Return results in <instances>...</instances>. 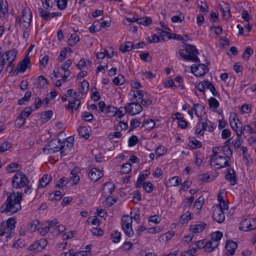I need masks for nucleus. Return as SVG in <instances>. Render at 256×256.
<instances>
[{
  "label": "nucleus",
  "instance_id": "obj_59",
  "mask_svg": "<svg viewBox=\"0 0 256 256\" xmlns=\"http://www.w3.org/2000/svg\"><path fill=\"white\" fill-rule=\"evenodd\" d=\"M191 218V214L188 212L186 214H182L180 216V219L184 222H188Z\"/></svg>",
  "mask_w": 256,
  "mask_h": 256
},
{
  "label": "nucleus",
  "instance_id": "obj_44",
  "mask_svg": "<svg viewBox=\"0 0 256 256\" xmlns=\"http://www.w3.org/2000/svg\"><path fill=\"white\" fill-rule=\"evenodd\" d=\"M253 52L254 51L252 49L250 46L247 47L242 54V58L246 61L248 60L250 56L253 53Z\"/></svg>",
  "mask_w": 256,
  "mask_h": 256
},
{
  "label": "nucleus",
  "instance_id": "obj_30",
  "mask_svg": "<svg viewBox=\"0 0 256 256\" xmlns=\"http://www.w3.org/2000/svg\"><path fill=\"white\" fill-rule=\"evenodd\" d=\"M155 124L154 121L152 119L146 120L144 122L142 126L144 127L146 130H150L154 127Z\"/></svg>",
  "mask_w": 256,
  "mask_h": 256
},
{
  "label": "nucleus",
  "instance_id": "obj_26",
  "mask_svg": "<svg viewBox=\"0 0 256 256\" xmlns=\"http://www.w3.org/2000/svg\"><path fill=\"white\" fill-rule=\"evenodd\" d=\"M134 44L131 42H126L120 45V50L123 52L130 51L134 49Z\"/></svg>",
  "mask_w": 256,
  "mask_h": 256
},
{
  "label": "nucleus",
  "instance_id": "obj_23",
  "mask_svg": "<svg viewBox=\"0 0 256 256\" xmlns=\"http://www.w3.org/2000/svg\"><path fill=\"white\" fill-rule=\"evenodd\" d=\"M8 13V4L7 2L2 0L0 3V16L4 17Z\"/></svg>",
  "mask_w": 256,
  "mask_h": 256
},
{
  "label": "nucleus",
  "instance_id": "obj_6",
  "mask_svg": "<svg viewBox=\"0 0 256 256\" xmlns=\"http://www.w3.org/2000/svg\"><path fill=\"white\" fill-rule=\"evenodd\" d=\"M60 140L58 138L52 139L42 149L44 152L47 150L48 154H51L60 151Z\"/></svg>",
  "mask_w": 256,
  "mask_h": 256
},
{
  "label": "nucleus",
  "instance_id": "obj_1",
  "mask_svg": "<svg viewBox=\"0 0 256 256\" xmlns=\"http://www.w3.org/2000/svg\"><path fill=\"white\" fill-rule=\"evenodd\" d=\"M22 194L20 192L16 193L12 192L8 196L7 200L2 206V208L5 206L4 210H1V212H5L8 216H10L19 211L22 207L20 202L22 199Z\"/></svg>",
  "mask_w": 256,
  "mask_h": 256
},
{
  "label": "nucleus",
  "instance_id": "obj_25",
  "mask_svg": "<svg viewBox=\"0 0 256 256\" xmlns=\"http://www.w3.org/2000/svg\"><path fill=\"white\" fill-rule=\"evenodd\" d=\"M232 138H230L226 140L224 142V150L226 152L225 154L226 155V157L228 159H230L229 156L232 155V150L230 149V144L232 142H230Z\"/></svg>",
  "mask_w": 256,
  "mask_h": 256
},
{
  "label": "nucleus",
  "instance_id": "obj_22",
  "mask_svg": "<svg viewBox=\"0 0 256 256\" xmlns=\"http://www.w3.org/2000/svg\"><path fill=\"white\" fill-rule=\"evenodd\" d=\"M52 179L50 176L48 174H44L40 180L39 187L44 188L50 182Z\"/></svg>",
  "mask_w": 256,
  "mask_h": 256
},
{
  "label": "nucleus",
  "instance_id": "obj_42",
  "mask_svg": "<svg viewBox=\"0 0 256 256\" xmlns=\"http://www.w3.org/2000/svg\"><path fill=\"white\" fill-rule=\"evenodd\" d=\"M111 237L114 242L118 243L120 241L121 238L120 232L118 231H114L111 234Z\"/></svg>",
  "mask_w": 256,
  "mask_h": 256
},
{
  "label": "nucleus",
  "instance_id": "obj_18",
  "mask_svg": "<svg viewBox=\"0 0 256 256\" xmlns=\"http://www.w3.org/2000/svg\"><path fill=\"white\" fill-rule=\"evenodd\" d=\"M220 10H222L223 13V16L225 19H228L230 17V12L229 4L225 2H222L220 4Z\"/></svg>",
  "mask_w": 256,
  "mask_h": 256
},
{
  "label": "nucleus",
  "instance_id": "obj_53",
  "mask_svg": "<svg viewBox=\"0 0 256 256\" xmlns=\"http://www.w3.org/2000/svg\"><path fill=\"white\" fill-rule=\"evenodd\" d=\"M138 142V138L136 136L133 135L131 136L128 140V146H135Z\"/></svg>",
  "mask_w": 256,
  "mask_h": 256
},
{
  "label": "nucleus",
  "instance_id": "obj_5",
  "mask_svg": "<svg viewBox=\"0 0 256 256\" xmlns=\"http://www.w3.org/2000/svg\"><path fill=\"white\" fill-rule=\"evenodd\" d=\"M12 183L14 188H20L27 186L29 181L28 178L23 172H18L14 176Z\"/></svg>",
  "mask_w": 256,
  "mask_h": 256
},
{
  "label": "nucleus",
  "instance_id": "obj_58",
  "mask_svg": "<svg viewBox=\"0 0 256 256\" xmlns=\"http://www.w3.org/2000/svg\"><path fill=\"white\" fill-rule=\"evenodd\" d=\"M106 112L108 114H110V112H112V115L114 116L117 112V108H116L114 106H108L106 107Z\"/></svg>",
  "mask_w": 256,
  "mask_h": 256
},
{
  "label": "nucleus",
  "instance_id": "obj_48",
  "mask_svg": "<svg viewBox=\"0 0 256 256\" xmlns=\"http://www.w3.org/2000/svg\"><path fill=\"white\" fill-rule=\"evenodd\" d=\"M57 2V6L58 9L63 10L65 9L67 6L68 0H56Z\"/></svg>",
  "mask_w": 256,
  "mask_h": 256
},
{
  "label": "nucleus",
  "instance_id": "obj_3",
  "mask_svg": "<svg viewBox=\"0 0 256 256\" xmlns=\"http://www.w3.org/2000/svg\"><path fill=\"white\" fill-rule=\"evenodd\" d=\"M179 54L185 60L192 61L194 62H200L199 58L197 56L199 52L194 45L186 44L184 50H179Z\"/></svg>",
  "mask_w": 256,
  "mask_h": 256
},
{
  "label": "nucleus",
  "instance_id": "obj_2",
  "mask_svg": "<svg viewBox=\"0 0 256 256\" xmlns=\"http://www.w3.org/2000/svg\"><path fill=\"white\" fill-rule=\"evenodd\" d=\"M32 12L29 8L26 7L22 10L21 16H18L16 18V24H18L23 30V38H27L30 34V26L32 18Z\"/></svg>",
  "mask_w": 256,
  "mask_h": 256
},
{
  "label": "nucleus",
  "instance_id": "obj_8",
  "mask_svg": "<svg viewBox=\"0 0 256 256\" xmlns=\"http://www.w3.org/2000/svg\"><path fill=\"white\" fill-rule=\"evenodd\" d=\"M128 113L131 116H134L140 113L142 110L140 104L136 102L128 103L126 104Z\"/></svg>",
  "mask_w": 256,
  "mask_h": 256
},
{
  "label": "nucleus",
  "instance_id": "obj_14",
  "mask_svg": "<svg viewBox=\"0 0 256 256\" xmlns=\"http://www.w3.org/2000/svg\"><path fill=\"white\" fill-rule=\"evenodd\" d=\"M237 246L238 244L236 242L232 240H226L225 248L227 251V254L230 256L234 255Z\"/></svg>",
  "mask_w": 256,
  "mask_h": 256
},
{
  "label": "nucleus",
  "instance_id": "obj_64",
  "mask_svg": "<svg viewBox=\"0 0 256 256\" xmlns=\"http://www.w3.org/2000/svg\"><path fill=\"white\" fill-rule=\"evenodd\" d=\"M32 110L31 108L28 107L26 108L20 114L24 118L28 117L29 116L32 114Z\"/></svg>",
  "mask_w": 256,
  "mask_h": 256
},
{
  "label": "nucleus",
  "instance_id": "obj_43",
  "mask_svg": "<svg viewBox=\"0 0 256 256\" xmlns=\"http://www.w3.org/2000/svg\"><path fill=\"white\" fill-rule=\"evenodd\" d=\"M234 118H233L232 120H233V122H232L230 120V126L231 128H232V129L233 130H234V131H236V132H238L237 131V129L240 128V126H238V124H237V122H236V118H237L236 119V120L238 122H239V120L238 118L236 116V114H234Z\"/></svg>",
  "mask_w": 256,
  "mask_h": 256
},
{
  "label": "nucleus",
  "instance_id": "obj_29",
  "mask_svg": "<svg viewBox=\"0 0 256 256\" xmlns=\"http://www.w3.org/2000/svg\"><path fill=\"white\" fill-rule=\"evenodd\" d=\"M89 88V84L86 80H84L79 87L78 94L86 93L88 92Z\"/></svg>",
  "mask_w": 256,
  "mask_h": 256
},
{
  "label": "nucleus",
  "instance_id": "obj_50",
  "mask_svg": "<svg viewBox=\"0 0 256 256\" xmlns=\"http://www.w3.org/2000/svg\"><path fill=\"white\" fill-rule=\"evenodd\" d=\"M166 152V149L162 146H159L155 151V154L158 156H160L164 154H165Z\"/></svg>",
  "mask_w": 256,
  "mask_h": 256
},
{
  "label": "nucleus",
  "instance_id": "obj_19",
  "mask_svg": "<svg viewBox=\"0 0 256 256\" xmlns=\"http://www.w3.org/2000/svg\"><path fill=\"white\" fill-rule=\"evenodd\" d=\"M2 54L6 58L7 61H14L17 54V50L14 48L6 51Z\"/></svg>",
  "mask_w": 256,
  "mask_h": 256
},
{
  "label": "nucleus",
  "instance_id": "obj_12",
  "mask_svg": "<svg viewBox=\"0 0 256 256\" xmlns=\"http://www.w3.org/2000/svg\"><path fill=\"white\" fill-rule=\"evenodd\" d=\"M73 142L74 138L72 137L67 138L65 141L62 142H60V150H61V152L60 154L61 158L66 154H64V150H66V146L69 148L73 146Z\"/></svg>",
  "mask_w": 256,
  "mask_h": 256
},
{
  "label": "nucleus",
  "instance_id": "obj_39",
  "mask_svg": "<svg viewBox=\"0 0 256 256\" xmlns=\"http://www.w3.org/2000/svg\"><path fill=\"white\" fill-rule=\"evenodd\" d=\"M26 123V118L23 117L20 114L18 116L16 120L15 126L18 128L22 126Z\"/></svg>",
  "mask_w": 256,
  "mask_h": 256
},
{
  "label": "nucleus",
  "instance_id": "obj_20",
  "mask_svg": "<svg viewBox=\"0 0 256 256\" xmlns=\"http://www.w3.org/2000/svg\"><path fill=\"white\" fill-rule=\"evenodd\" d=\"M36 88H44L47 84V80L42 76H40L36 80L34 83Z\"/></svg>",
  "mask_w": 256,
  "mask_h": 256
},
{
  "label": "nucleus",
  "instance_id": "obj_38",
  "mask_svg": "<svg viewBox=\"0 0 256 256\" xmlns=\"http://www.w3.org/2000/svg\"><path fill=\"white\" fill-rule=\"evenodd\" d=\"M124 82V76L121 74H118L113 80L114 84L116 86L122 85Z\"/></svg>",
  "mask_w": 256,
  "mask_h": 256
},
{
  "label": "nucleus",
  "instance_id": "obj_36",
  "mask_svg": "<svg viewBox=\"0 0 256 256\" xmlns=\"http://www.w3.org/2000/svg\"><path fill=\"white\" fill-rule=\"evenodd\" d=\"M152 22V21L151 18L148 17H142L141 18H138V24L144 26L150 24Z\"/></svg>",
  "mask_w": 256,
  "mask_h": 256
},
{
  "label": "nucleus",
  "instance_id": "obj_16",
  "mask_svg": "<svg viewBox=\"0 0 256 256\" xmlns=\"http://www.w3.org/2000/svg\"><path fill=\"white\" fill-rule=\"evenodd\" d=\"M28 54L22 59V60L18 64L17 66L21 70L24 72L26 68H30L31 66L30 57L28 56Z\"/></svg>",
  "mask_w": 256,
  "mask_h": 256
},
{
  "label": "nucleus",
  "instance_id": "obj_24",
  "mask_svg": "<svg viewBox=\"0 0 256 256\" xmlns=\"http://www.w3.org/2000/svg\"><path fill=\"white\" fill-rule=\"evenodd\" d=\"M196 74H194V76L200 77L204 76L208 72V68L204 64H199L198 70Z\"/></svg>",
  "mask_w": 256,
  "mask_h": 256
},
{
  "label": "nucleus",
  "instance_id": "obj_35",
  "mask_svg": "<svg viewBox=\"0 0 256 256\" xmlns=\"http://www.w3.org/2000/svg\"><path fill=\"white\" fill-rule=\"evenodd\" d=\"M62 197V192L60 190H56L54 194H50L49 198L51 200H60Z\"/></svg>",
  "mask_w": 256,
  "mask_h": 256
},
{
  "label": "nucleus",
  "instance_id": "obj_60",
  "mask_svg": "<svg viewBox=\"0 0 256 256\" xmlns=\"http://www.w3.org/2000/svg\"><path fill=\"white\" fill-rule=\"evenodd\" d=\"M67 184V182H66L65 178H62L57 181L56 186L58 188H60L65 186Z\"/></svg>",
  "mask_w": 256,
  "mask_h": 256
},
{
  "label": "nucleus",
  "instance_id": "obj_11",
  "mask_svg": "<svg viewBox=\"0 0 256 256\" xmlns=\"http://www.w3.org/2000/svg\"><path fill=\"white\" fill-rule=\"evenodd\" d=\"M47 240L44 238H42L33 244L30 245L28 247L29 250H36L37 252L42 251L46 246Z\"/></svg>",
  "mask_w": 256,
  "mask_h": 256
},
{
  "label": "nucleus",
  "instance_id": "obj_9",
  "mask_svg": "<svg viewBox=\"0 0 256 256\" xmlns=\"http://www.w3.org/2000/svg\"><path fill=\"white\" fill-rule=\"evenodd\" d=\"M212 218L218 223H222L224 220V212L222 210L220 206L212 207Z\"/></svg>",
  "mask_w": 256,
  "mask_h": 256
},
{
  "label": "nucleus",
  "instance_id": "obj_32",
  "mask_svg": "<svg viewBox=\"0 0 256 256\" xmlns=\"http://www.w3.org/2000/svg\"><path fill=\"white\" fill-rule=\"evenodd\" d=\"M116 202V200L110 196H106V199L103 204L106 208H108L114 204Z\"/></svg>",
  "mask_w": 256,
  "mask_h": 256
},
{
  "label": "nucleus",
  "instance_id": "obj_52",
  "mask_svg": "<svg viewBox=\"0 0 256 256\" xmlns=\"http://www.w3.org/2000/svg\"><path fill=\"white\" fill-rule=\"evenodd\" d=\"M126 112H128V110L126 106L125 107L120 108L117 113L118 118H121Z\"/></svg>",
  "mask_w": 256,
  "mask_h": 256
},
{
  "label": "nucleus",
  "instance_id": "obj_51",
  "mask_svg": "<svg viewBox=\"0 0 256 256\" xmlns=\"http://www.w3.org/2000/svg\"><path fill=\"white\" fill-rule=\"evenodd\" d=\"M82 117L86 122H90L93 119L94 116L92 114L85 112L82 114Z\"/></svg>",
  "mask_w": 256,
  "mask_h": 256
},
{
  "label": "nucleus",
  "instance_id": "obj_54",
  "mask_svg": "<svg viewBox=\"0 0 256 256\" xmlns=\"http://www.w3.org/2000/svg\"><path fill=\"white\" fill-rule=\"evenodd\" d=\"M140 58L144 62H150L152 58L148 52H144L140 54Z\"/></svg>",
  "mask_w": 256,
  "mask_h": 256
},
{
  "label": "nucleus",
  "instance_id": "obj_7",
  "mask_svg": "<svg viewBox=\"0 0 256 256\" xmlns=\"http://www.w3.org/2000/svg\"><path fill=\"white\" fill-rule=\"evenodd\" d=\"M228 158L224 156L214 155L210 158V162H214L215 165L217 166V168L228 166L230 165L228 162Z\"/></svg>",
  "mask_w": 256,
  "mask_h": 256
},
{
  "label": "nucleus",
  "instance_id": "obj_62",
  "mask_svg": "<svg viewBox=\"0 0 256 256\" xmlns=\"http://www.w3.org/2000/svg\"><path fill=\"white\" fill-rule=\"evenodd\" d=\"M249 133L250 134H254V131L252 130V127L249 124L245 125L244 128H242V133Z\"/></svg>",
  "mask_w": 256,
  "mask_h": 256
},
{
  "label": "nucleus",
  "instance_id": "obj_13",
  "mask_svg": "<svg viewBox=\"0 0 256 256\" xmlns=\"http://www.w3.org/2000/svg\"><path fill=\"white\" fill-rule=\"evenodd\" d=\"M114 184L112 182L105 183L102 188V194L104 197L110 196L114 190Z\"/></svg>",
  "mask_w": 256,
  "mask_h": 256
},
{
  "label": "nucleus",
  "instance_id": "obj_15",
  "mask_svg": "<svg viewBox=\"0 0 256 256\" xmlns=\"http://www.w3.org/2000/svg\"><path fill=\"white\" fill-rule=\"evenodd\" d=\"M88 176L91 180L96 182L103 176V174L96 168H92L88 172Z\"/></svg>",
  "mask_w": 256,
  "mask_h": 256
},
{
  "label": "nucleus",
  "instance_id": "obj_56",
  "mask_svg": "<svg viewBox=\"0 0 256 256\" xmlns=\"http://www.w3.org/2000/svg\"><path fill=\"white\" fill-rule=\"evenodd\" d=\"M92 235L96 236H102L104 234V232L100 228H94L90 230Z\"/></svg>",
  "mask_w": 256,
  "mask_h": 256
},
{
  "label": "nucleus",
  "instance_id": "obj_45",
  "mask_svg": "<svg viewBox=\"0 0 256 256\" xmlns=\"http://www.w3.org/2000/svg\"><path fill=\"white\" fill-rule=\"evenodd\" d=\"M204 199L202 196H200L194 203V208L197 210H200L204 204Z\"/></svg>",
  "mask_w": 256,
  "mask_h": 256
},
{
  "label": "nucleus",
  "instance_id": "obj_41",
  "mask_svg": "<svg viewBox=\"0 0 256 256\" xmlns=\"http://www.w3.org/2000/svg\"><path fill=\"white\" fill-rule=\"evenodd\" d=\"M142 188L146 192L150 193L154 190V185L150 182H145L142 184Z\"/></svg>",
  "mask_w": 256,
  "mask_h": 256
},
{
  "label": "nucleus",
  "instance_id": "obj_40",
  "mask_svg": "<svg viewBox=\"0 0 256 256\" xmlns=\"http://www.w3.org/2000/svg\"><path fill=\"white\" fill-rule=\"evenodd\" d=\"M20 166L16 162H12L8 165L7 171L8 172L11 173L17 170Z\"/></svg>",
  "mask_w": 256,
  "mask_h": 256
},
{
  "label": "nucleus",
  "instance_id": "obj_17",
  "mask_svg": "<svg viewBox=\"0 0 256 256\" xmlns=\"http://www.w3.org/2000/svg\"><path fill=\"white\" fill-rule=\"evenodd\" d=\"M225 178L230 181L231 185L234 186L236 184V174L234 169L231 168H228V174L225 176Z\"/></svg>",
  "mask_w": 256,
  "mask_h": 256
},
{
  "label": "nucleus",
  "instance_id": "obj_49",
  "mask_svg": "<svg viewBox=\"0 0 256 256\" xmlns=\"http://www.w3.org/2000/svg\"><path fill=\"white\" fill-rule=\"evenodd\" d=\"M12 144L8 142H4L0 146V151L4 152L12 148Z\"/></svg>",
  "mask_w": 256,
  "mask_h": 256
},
{
  "label": "nucleus",
  "instance_id": "obj_31",
  "mask_svg": "<svg viewBox=\"0 0 256 256\" xmlns=\"http://www.w3.org/2000/svg\"><path fill=\"white\" fill-rule=\"evenodd\" d=\"M242 134V126L240 127V132H236L237 137L235 139L234 142H234V146L235 148H238L240 147L241 145V143L240 142V138L241 137V135Z\"/></svg>",
  "mask_w": 256,
  "mask_h": 256
},
{
  "label": "nucleus",
  "instance_id": "obj_47",
  "mask_svg": "<svg viewBox=\"0 0 256 256\" xmlns=\"http://www.w3.org/2000/svg\"><path fill=\"white\" fill-rule=\"evenodd\" d=\"M223 234L220 231H217L212 234V241L218 242L222 237Z\"/></svg>",
  "mask_w": 256,
  "mask_h": 256
},
{
  "label": "nucleus",
  "instance_id": "obj_55",
  "mask_svg": "<svg viewBox=\"0 0 256 256\" xmlns=\"http://www.w3.org/2000/svg\"><path fill=\"white\" fill-rule=\"evenodd\" d=\"M16 223V221L15 220L12 218H10L6 222L7 227L12 230L14 228Z\"/></svg>",
  "mask_w": 256,
  "mask_h": 256
},
{
  "label": "nucleus",
  "instance_id": "obj_46",
  "mask_svg": "<svg viewBox=\"0 0 256 256\" xmlns=\"http://www.w3.org/2000/svg\"><path fill=\"white\" fill-rule=\"evenodd\" d=\"M189 146L193 149L200 148L202 146V143L197 140L194 139L189 142Z\"/></svg>",
  "mask_w": 256,
  "mask_h": 256
},
{
  "label": "nucleus",
  "instance_id": "obj_33",
  "mask_svg": "<svg viewBox=\"0 0 256 256\" xmlns=\"http://www.w3.org/2000/svg\"><path fill=\"white\" fill-rule=\"evenodd\" d=\"M32 95L31 92L28 91L25 93L24 96V98H20L18 102V104L19 105H22L24 104L26 102H28L30 100Z\"/></svg>",
  "mask_w": 256,
  "mask_h": 256
},
{
  "label": "nucleus",
  "instance_id": "obj_37",
  "mask_svg": "<svg viewBox=\"0 0 256 256\" xmlns=\"http://www.w3.org/2000/svg\"><path fill=\"white\" fill-rule=\"evenodd\" d=\"M208 104L210 108H212L213 110H215L219 106L218 102L214 97H211L208 100Z\"/></svg>",
  "mask_w": 256,
  "mask_h": 256
},
{
  "label": "nucleus",
  "instance_id": "obj_34",
  "mask_svg": "<svg viewBox=\"0 0 256 256\" xmlns=\"http://www.w3.org/2000/svg\"><path fill=\"white\" fill-rule=\"evenodd\" d=\"M132 170V166L129 162L122 164L121 166L120 172L123 174H128Z\"/></svg>",
  "mask_w": 256,
  "mask_h": 256
},
{
  "label": "nucleus",
  "instance_id": "obj_57",
  "mask_svg": "<svg viewBox=\"0 0 256 256\" xmlns=\"http://www.w3.org/2000/svg\"><path fill=\"white\" fill-rule=\"evenodd\" d=\"M168 39H174L178 40H182V36L180 34H175L173 33H170L168 34Z\"/></svg>",
  "mask_w": 256,
  "mask_h": 256
},
{
  "label": "nucleus",
  "instance_id": "obj_10",
  "mask_svg": "<svg viewBox=\"0 0 256 256\" xmlns=\"http://www.w3.org/2000/svg\"><path fill=\"white\" fill-rule=\"evenodd\" d=\"M240 230L248 231L256 229V220L254 218L245 219L241 224Z\"/></svg>",
  "mask_w": 256,
  "mask_h": 256
},
{
  "label": "nucleus",
  "instance_id": "obj_28",
  "mask_svg": "<svg viewBox=\"0 0 256 256\" xmlns=\"http://www.w3.org/2000/svg\"><path fill=\"white\" fill-rule=\"evenodd\" d=\"M78 132L80 136L85 139H88L90 136L88 129L86 126H80L78 129Z\"/></svg>",
  "mask_w": 256,
  "mask_h": 256
},
{
  "label": "nucleus",
  "instance_id": "obj_63",
  "mask_svg": "<svg viewBox=\"0 0 256 256\" xmlns=\"http://www.w3.org/2000/svg\"><path fill=\"white\" fill-rule=\"evenodd\" d=\"M204 248H206V252H210L214 250L212 240L205 243Z\"/></svg>",
  "mask_w": 256,
  "mask_h": 256
},
{
  "label": "nucleus",
  "instance_id": "obj_4",
  "mask_svg": "<svg viewBox=\"0 0 256 256\" xmlns=\"http://www.w3.org/2000/svg\"><path fill=\"white\" fill-rule=\"evenodd\" d=\"M132 218L128 215H124L121 218L122 228L125 234L129 236H132L134 234L132 224Z\"/></svg>",
  "mask_w": 256,
  "mask_h": 256
},
{
  "label": "nucleus",
  "instance_id": "obj_21",
  "mask_svg": "<svg viewBox=\"0 0 256 256\" xmlns=\"http://www.w3.org/2000/svg\"><path fill=\"white\" fill-rule=\"evenodd\" d=\"M206 226V224L201 222L199 224L191 226L190 230L193 233L200 232L203 230L204 228Z\"/></svg>",
  "mask_w": 256,
  "mask_h": 256
},
{
  "label": "nucleus",
  "instance_id": "obj_27",
  "mask_svg": "<svg viewBox=\"0 0 256 256\" xmlns=\"http://www.w3.org/2000/svg\"><path fill=\"white\" fill-rule=\"evenodd\" d=\"M80 104V102L79 100L77 98H74L72 101L69 100V104L67 106V108L68 110L72 109L77 110Z\"/></svg>",
  "mask_w": 256,
  "mask_h": 256
},
{
  "label": "nucleus",
  "instance_id": "obj_61",
  "mask_svg": "<svg viewBox=\"0 0 256 256\" xmlns=\"http://www.w3.org/2000/svg\"><path fill=\"white\" fill-rule=\"evenodd\" d=\"M198 126H201L202 132H204L206 130L208 126L206 122L202 121V119L200 118L198 123Z\"/></svg>",
  "mask_w": 256,
  "mask_h": 256
}]
</instances>
